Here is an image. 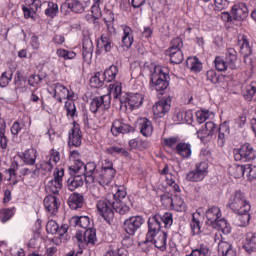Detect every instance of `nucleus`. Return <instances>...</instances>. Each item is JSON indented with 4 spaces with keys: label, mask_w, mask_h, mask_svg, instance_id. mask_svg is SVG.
Segmentation results:
<instances>
[{
    "label": "nucleus",
    "mask_w": 256,
    "mask_h": 256,
    "mask_svg": "<svg viewBox=\"0 0 256 256\" xmlns=\"http://www.w3.org/2000/svg\"><path fill=\"white\" fill-rule=\"evenodd\" d=\"M172 205L176 207L178 211H187V203L181 197H175L172 200Z\"/></svg>",
    "instance_id": "nucleus-61"
},
{
    "label": "nucleus",
    "mask_w": 256,
    "mask_h": 256,
    "mask_svg": "<svg viewBox=\"0 0 256 256\" xmlns=\"http://www.w3.org/2000/svg\"><path fill=\"white\" fill-rule=\"evenodd\" d=\"M216 132H218L217 143L219 147H225V143H227V139L231 134V127L229 126V121L226 120L221 123Z\"/></svg>",
    "instance_id": "nucleus-18"
},
{
    "label": "nucleus",
    "mask_w": 256,
    "mask_h": 256,
    "mask_svg": "<svg viewBox=\"0 0 256 256\" xmlns=\"http://www.w3.org/2000/svg\"><path fill=\"white\" fill-rule=\"evenodd\" d=\"M115 175H117V170L114 167L113 161L106 158L102 161L100 170L96 172L95 179L99 185L106 187L113 183Z\"/></svg>",
    "instance_id": "nucleus-4"
},
{
    "label": "nucleus",
    "mask_w": 256,
    "mask_h": 256,
    "mask_svg": "<svg viewBox=\"0 0 256 256\" xmlns=\"http://www.w3.org/2000/svg\"><path fill=\"white\" fill-rule=\"evenodd\" d=\"M56 55L58 57H61L65 61H69V59H75V57H77V53H75L74 51H71V50L64 49V48L57 49Z\"/></svg>",
    "instance_id": "nucleus-54"
},
{
    "label": "nucleus",
    "mask_w": 256,
    "mask_h": 256,
    "mask_svg": "<svg viewBox=\"0 0 256 256\" xmlns=\"http://www.w3.org/2000/svg\"><path fill=\"white\" fill-rule=\"evenodd\" d=\"M68 205L70 209L77 211V209H82L85 205V196L77 192L72 193L68 198Z\"/></svg>",
    "instance_id": "nucleus-23"
},
{
    "label": "nucleus",
    "mask_w": 256,
    "mask_h": 256,
    "mask_svg": "<svg viewBox=\"0 0 256 256\" xmlns=\"http://www.w3.org/2000/svg\"><path fill=\"white\" fill-rule=\"evenodd\" d=\"M19 157L23 160V163H25V165H35L37 161V149H27Z\"/></svg>",
    "instance_id": "nucleus-27"
},
{
    "label": "nucleus",
    "mask_w": 256,
    "mask_h": 256,
    "mask_svg": "<svg viewBox=\"0 0 256 256\" xmlns=\"http://www.w3.org/2000/svg\"><path fill=\"white\" fill-rule=\"evenodd\" d=\"M38 167L40 171H44V173H51V171H53V167H55V164H53L51 160H43L38 163Z\"/></svg>",
    "instance_id": "nucleus-60"
},
{
    "label": "nucleus",
    "mask_w": 256,
    "mask_h": 256,
    "mask_svg": "<svg viewBox=\"0 0 256 256\" xmlns=\"http://www.w3.org/2000/svg\"><path fill=\"white\" fill-rule=\"evenodd\" d=\"M44 207L51 215H56L59 211V198L53 195H48L44 199Z\"/></svg>",
    "instance_id": "nucleus-24"
},
{
    "label": "nucleus",
    "mask_w": 256,
    "mask_h": 256,
    "mask_svg": "<svg viewBox=\"0 0 256 256\" xmlns=\"http://www.w3.org/2000/svg\"><path fill=\"white\" fill-rule=\"evenodd\" d=\"M156 236H153V234H149L148 232L146 233V238L143 241H140L138 243L139 249L143 251V253H149L151 249H153V238Z\"/></svg>",
    "instance_id": "nucleus-38"
},
{
    "label": "nucleus",
    "mask_w": 256,
    "mask_h": 256,
    "mask_svg": "<svg viewBox=\"0 0 256 256\" xmlns=\"http://www.w3.org/2000/svg\"><path fill=\"white\" fill-rule=\"evenodd\" d=\"M70 224L74 227H81L84 230L90 229L91 220L89 216H73L70 220Z\"/></svg>",
    "instance_id": "nucleus-34"
},
{
    "label": "nucleus",
    "mask_w": 256,
    "mask_h": 256,
    "mask_svg": "<svg viewBox=\"0 0 256 256\" xmlns=\"http://www.w3.org/2000/svg\"><path fill=\"white\" fill-rule=\"evenodd\" d=\"M152 111L156 119H163V117L171 111V96H165L156 102Z\"/></svg>",
    "instance_id": "nucleus-13"
},
{
    "label": "nucleus",
    "mask_w": 256,
    "mask_h": 256,
    "mask_svg": "<svg viewBox=\"0 0 256 256\" xmlns=\"http://www.w3.org/2000/svg\"><path fill=\"white\" fill-rule=\"evenodd\" d=\"M251 210H240L239 212H235L236 217V225L238 227H247L249 222L251 221V214L249 213Z\"/></svg>",
    "instance_id": "nucleus-32"
},
{
    "label": "nucleus",
    "mask_w": 256,
    "mask_h": 256,
    "mask_svg": "<svg viewBox=\"0 0 256 256\" xmlns=\"http://www.w3.org/2000/svg\"><path fill=\"white\" fill-rule=\"evenodd\" d=\"M50 87L54 91V94H53L54 99L57 98V96H62L63 99L67 97V93L69 89H67V87H65L63 84L58 82V83L52 84Z\"/></svg>",
    "instance_id": "nucleus-48"
},
{
    "label": "nucleus",
    "mask_w": 256,
    "mask_h": 256,
    "mask_svg": "<svg viewBox=\"0 0 256 256\" xmlns=\"http://www.w3.org/2000/svg\"><path fill=\"white\" fill-rule=\"evenodd\" d=\"M106 80L103 76V72H96L93 77L90 79V85L91 87H94L95 89H99L103 85H105Z\"/></svg>",
    "instance_id": "nucleus-49"
},
{
    "label": "nucleus",
    "mask_w": 256,
    "mask_h": 256,
    "mask_svg": "<svg viewBox=\"0 0 256 256\" xmlns=\"http://www.w3.org/2000/svg\"><path fill=\"white\" fill-rule=\"evenodd\" d=\"M139 129L141 135L151 137V135H153V122L148 118H141L139 121Z\"/></svg>",
    "instance_id": "nucleus-30"
},
{
    "label": "nucleus",
    "mask_w": 256,
    "mask_h": 256,
    "mask_svg": "<svg viewBox=\"0 0 256 256\" xmlns=\"http://www.w3.org/2000/svg\"><path fill=\"white\" fill-rule=\"evenodd\" d=\"M145 225V216L134 215L126 218L123 222V229L130 237H135L138 231H141V227Z\"/></svg>",
    "instance_id": "nucleus-10"
},
{
    "label": "nucleus",
    "mask_w": 256,
    "mask_h": 256,
    "mask_svg": "<svg viewBox=\"0 0 256 256\" xmlns=\"http://www.w3.org/2000/svg\"><path fill=\"white\" fill-rule=\"evenodd\" d=\"M22 11L24 13V18L35 19V15L37 12H35V9L31 8L29 5H22Z\"/></svg>",
    "instance_id": "nucleus-63"
},
{
    "label": "nucleus",
    "mask_w": 256,
    "mask_h": 256,
    "mask_svg": "<svg viewBox=\"0 0 256 256\" xmlns=\"http://www.w3.org/2000/svg\"><path fill=\"white\" fill-rule=\"evenodd\" d=\"M227 207L237 213L239 211H251V204L247 201V196L241 190H236Z\"/></svg>",
    "instance_id": "nucleus-7"
},
{
    "label": "nucleus",
    "mask_w": 256,
    "mask_h": 256,
    "mask_svg": "<svg viewBox=\"0 0 256 256\" xmlns=\"http://www.w3.org/2000/svg\"><path fill=\"white\" fill-rule=\"evenodd\" d=\"M46 17L55 19L59 14V5L55 2H47V8L44 10Z\"/></svg>",
    "instance_id": "nucleus-50"
},
{
    "label": "nucleus",
    "mask_w": 256,
    "mask_h": 256,
    "mask_svg": "<svg viewBox=\"0 0 256 256\" xmlns=\"http://www.w3.org/2000/svg\"><path fill=\"white\" fill-rule=\"evenodd\" d=\"M110 132L113 137H119L120 135H127V133H135V128L121 119L113 121Z\"/></svg>",
    "instance_id": "nucleus-14"
},
{
    "label": "nucleus",
    "mask_w": 256,
    "mask_h": 256,
    "mask_svg": "<svg viewBox=\"0 0 256 256\" xmlns=\"http://www.w3.org/2000/svg\"><path fill=\"white\" fill-rule=\"evenodd\" d=\"M212 227L213 229H217V231H222L224 235H229V233H231V224H229L225 218L217 220Z\"/></svg>",
    "instance_id": "nucleus-39"
},
{
    "label": "nucleus",
    "mask_w": 256,
    "mask_h": 256,
    "mask_svg": "<svg viewBox=\"0 0 256 256\" xmlns=\"http://www.w3.org/2000/svg\"><path fill=\"white\" fill-rule=\"evenodd\" d=\"M143 94L140 93H126L119 98L120 101V109H129L130 111H135V109H139L141 105H143L144 101Z\"/></svg>",
    "instance_id": "nucleus-9"
},
{
    "label": "nucleus",
    "mask_w": 256,
    "mask_h": 256,
    "mask_svg": "<svg viewBox=\"0 0 256 256\" xmlns=\"http://www.w3.org/2000/svg\"><path fill=\"white\" fill-rule=\"evenodd\" d=\"M255 93H256V81H253L244 88L242 95L245 101H253V98L255 97Z\"/></svg>",
    "instance_id": "nucleus-43"
},
{
    "label": "nucleus",
    "mask_w": 256,
    "mask_h": 256,
    "mask_svg": "<svg viewBox=\"0 0 256 256\" xmlns=\"http://www.w3.org/2000/svg\"><path fill=\"white\" fill-rule=\"evenodd\" d=\"M246 171L247 165L232 164L228 168L229 175H231V177H234V179H241V177L245 175Z\"/></svg>",
    "instance_id": "nucleus-35"
},
{
    "label": "nucleus",
    "mask_w": 256,
    "mask_h": 256,
    "mask_svg": "<svg viewBox=\"0 0 256 256\" xmlns=\"http://www.w3.org/2000/svg\"><path fill=\"white\" fill-rule=\"evenodd\" d=\"M237 45L239 47V52L244 57V63L253 73V70L255 69L256 60L254 58H251V55H253V48L251 47V43L249 42V37L245 34H239L237 37Z\"/></svg>",
    "instance_id": "nucleus-5"
},
{
    "label": "nucleus",
    "mask_w": 256,
    "mask_h": 256,
    "mask_svg": "<svg viewBox=\"0 0 256 256\" xmlns=\"http://www.w3.org/2000/svg\"><path fill=\"white\" fill-rule=\"evenodd\" d=\"M111 108V94L103 96H95L89 105V110L94 115H97L101 111H107Z\"/></svg>",
    "instance_id": "nucleus-12"
},
{
    "label": "nucleus",
    "mask_w": 256,
    "mask_h": 256,
    "mask_svg": "<svg viewBox=\"0 0 256 256\" xmlns=\"http://www.w3.org/2000/svg\"><path fill=\"white\" fill-rule=\"evenodd\" d=\"M164 225L165 229H169L173 225V213L165 212L163 215L160 213L152 214L148 218V231L147 233L157 237L161 233V228Z\"/></svg>",
    "instance_id": "nucleus-2"
},
{
    "label": "nucleus",
    "mask_w": 256,
    "mask_h": 256,
    "mask_svg": "<svg viewBox=\"0 0 256 256\" xmlns=\"http://www.w3.org/2000/svg\"><path fill=\"white\" fill-rule=\"evenodd\" d=\"M226 65L231 71H237L241 65L239 64V60L237 58V50L235 48H228L225 54Z\"/></svg>",
    "instance_id": "nucleus-19"
},
{
    "label": "nucleus",
    "mask_w": 256,
    "mask_h": 256,
    "mask_svg": "<svg viewBox=\"0 0 256 256\" xmlns=\"http://www.w3.org/2000/svg\"><path fill=\"white\" fill-rule=\"evenodd\" d=\"M46 159H48V161H50V163H53V165H57V163H59V161H61V153L56 150L55 148H52L49 151V155L46 157Z\"/></svg>",
    "instance_id": "nucleus-59"
},
{
    "label": "nucleus",
    "mask_w": 256,
    "mask_h": 256,
    "mask_svg": "<svg viewBox=\"0 0 256 256\" xmlns=\"http://www.w3.org/2000/svg\"><path fill=\"white\" fill-rule=\"evenodd\" d=\"M134 41L133 29L129 26H124L121 47H124V49H131Z\"/></svg>",
    "instance_id": "nucleus-26"
},
{
    "label": "nucleus",
    "mask_w": 256,
    "mask_h": 256,
    "mask_svg": "<svg viewBox=\"0 0 256 256\" xmlns=\"http://www.w3.org/2000/svg\"><path fill=\"white\" fill-rule=\"evenodd\" d=\"M181 49H183V39L176 37L171 40L170 47L166 51H182Z\"/></svg>",
    "instance_id": "nucleus-56"
},
{
    "label": "nucleus",
    "mask_w": 256,
    "mask_h": 256,
    "mask_svg": "<svg viewBox=\"0 0 256 256\" xmlns=\"http://www.w3.org/2000/svg\"><path fill=\"white\" fill-rule=\"evenodd\" d=\"M169 237V234L165 231L159 232L158 236L153 238V245L156 247V249H159V251H167V238Z\"/></svg>",
    "instance_id": "nucleus-28"
},
{
    "label": "nucleus",
    "mask_w": 256,
    "mask_h": 256,
    "mask_svg": "<svg viewBox=\"0 0 256 256\" xmlns=\"http://www.w3.org/2000/svg\"><path fill=\"white\" fill-rule=\"evenodd\" d=\"M102 75L106 83H112V81L119 75V67L111 65L108 69L102 72Z\"/></svg>",
    "instance_id": "nucleus-41"
},
{
    "label": "nucleus",
    "mask_w": 256,
    "mask_h": 256,
    "mask_svg": "<svg viewBox=\"0 0 256 256\" xmlns=\"http://www.w3.org/2000/svg\"><path fill=\"white\" fill-rule=\"evenodd\" d=\"M111 93H113L114 99H121L123 97V86L121 82H115L110 84Z\"/></svg>",
    "instance_id": "nucleus-55"
},
{
    "label": "nucleus",
    "mask_w": 256,
    "mask_h": 256,
    "mask_svg": "<svg viewBox=\"0 0 256 256\" xmlns=\"http://www.w3.org/2000/svg\"><path fill=\"white\" fill-rule=\"evenodd\" d=\"M174 153L182 159H190L193 155V146L189 142H180L175 146Z\"/></svg>",
    "instance_id": "nucleus-20"
},
{
    "label": "nucleus",
    "mask_w": 256,
    "mask_h": 256,
    "mask_svg": "<svg viewBox=\"0 0 256 256\" xmlns=\"http://www.w3.org/2000/svg\"><path fill=\"white\" fill-rule=\"evenodd\" d=\"M83 184H84L83 176L81 175L70 176L66 180V187L69 191H75V189H79V187H83Z\"/></svg>",
    "instance_id": "nucleus-33"
},
{
    "label": "nucleus",
    "mask_w": 256,
    "mask_h": 256,
    "mask_svg": "<svg viewBox=\"0 0 256 256\" xmlns=\"http://www.w3.org/2000/svg\"><path fill=\"white\" fill-rule=\"evenodd\" d=\"M231 15L234 21H245L249 17V8L246 3H238L232 6Z\"/></svg>",
    "instance_id": "nucleus-16"
},
{
    "label": "nucleus",
    "mask_w": 256,
    "mask_h": 256,
    "mask_svg": "<svg viewBox=\"0 0 256 256\" xmlns=\"http://www.w3.org/2000/svg\"><path fill=\"white\" fill-rule=\"evenodd\" d=\"M235 161H241L242 163H250V161L256 160V151L251 143L246 142L233 150Z\"/></svg>",
    "instance_id": "nucleus-8"
},
{
    "label": "nucleus",
    "mask_w": 256,
    "mask_h": 256,
    "mask_svg": "<svg viewBox=\"0 0 256 256\" xmlns=\"http://www.w3.org/2000/svg\"><path fill=\"white\" fill-rule=\"evenodd\" d=\"M206 81L211 85H219V83H223V79L225 76L217 73V70L210 69L205 72Z\"/></svg>",
    "instance_id": "nucleus-31"
},
{
    "label": "nucleus",
    "mask_w": 256,
    "mask_h": 256,
    "mask_svg": "<svg viewBox=\"0 0 256 256\" xmlns=\"http://www.w3.org/2000/svg\"><path fill=\"white\" fill-rule=\"evenodd\" d=\"M243 249L251 255L256 251V233L249 232L246 234V239L243 244Z\"/></svg>",
    "instance_id": "nucleus-29"
},
{
    "label": "nucleus",
    "mask_w": 256,
    "mask_h": 256,
    "mask_svg": "<svg viewBox=\"0 0 256 256\" xmlns=\"http://www.w3.org/2000/svg\"><path fill=\"white\" fill-rule=\"evenodd\" d=\"M46 231L51 235H57V231H59V224L54 220L48 221L46 224Z\"/></svg>",
    "instance_id": "nucleus-62"
},
{
    "label": "nucleus",
    "mask_w": 256,
    "mask_h": 256,
    "mask_svg": "<svg viewBox=\"0 0 256 256\" xmlns=\"http://www.w3.org/2000/svg\"><path fill=\"white\" fill-rule=\"evenodd\" d=\"M98 45H100V49H102L105 53H111V49L115 47L113 40H111V35L109 34H102L100 36V42H98Z\"/></svg>",
    "instance_id": "nucleus-36"
},
{
    "label": "nucleus",
    "mask_w": 256,
    "mask_h": 256,
    "mask_svg": "<svg viewBox=\"0 0 256 256\" xmlns=\"http://www.w3.org/2000/svg\"><path fill=\"white\" fill-rule=\"evenodd\" d=\"M221 215V208L218 206H210L205 212V217L207 219L206 225L213 227L215 222L221 219Z\"/></svg>",
    "instance_id": "nucleus-21"
},
{
    "label": "nucleus",
    "mask_w": 256,
    "mask_h": 256,
    "mask_svg": "<svg viewBox=\"0 0 256 256\" xmlns=\"http://www.w3.org/2000/svg\"><path fill=\"white\" fill-rule=\"evenodd\" d=\"M64 109H66L67 117H71V119H75V117H77V106H75L74 100H67L65 102Z\"/></svg>",
    "instance_id": "nucleus-53"
},
{
    "label": "nucleus",
    "mask_w": 256,
    "mask_h": 256,
    "mask_svg": "<svg viewBox=\"0 0 256 256\" xmlns=\"http://www.w3.org/2000/svg\"><path fill=\"white\" fill-rule=\"evenodd\" d=\"M209 118V111H205V110H198L196 112V121L197 123H199L200 125L205 123V121H207Z\"/></svg>",
    "instance_id": "nucleus-64"
},
{
    "label": "nucleus",
    "mask_w": 256,
    "mask_h": 256,
    "mask_svg": "<svg viewBox=\"0 0 256 256\" xmlns=\"http://www.w3.org/2000/svg\"><path fill=\"white\" fill-rule=\"evenodd\" d=\"M13 215H15L13 208H3L0 210V221L2 223H7V221L13 217Z\"/></svg>",
    "instance_id": "nucleus-57"
},
{
    "label": "nucleus",
    "mask_w": 256,
    "mask_h": 256,
    "mask_svg": "<svg viewBox=\"0 0 256 256\" xmlns=\"http://www.w3.org/2000/svg\"><path fill=\"white\" fill-rule=\"evenodd\" d=\"M93 41L89 36H84L82 42V57L84 61H91L93 59Z\"/></svg>",
    "instance_id": "nucleus-22"
},
{
    "label": "nucleus",
    "mask_w": 256,
    "mask_h": 256,
    "mask_svg": "<svg viewBox=\"0 0 256 256\" xmlns=\"http://www.w3.org/2000/svg\"><path fill=\"white\" fill-rule=\"evenodd\" d=\"M191 253L193 256H211V249H209L208 245L202 243L197 248L192 249Z\"/></svg>",
    "instance_id": "nucleus-52"
},
{
    "label": "nucleus",
    "mask_w": 256,
    "mask_h": 256,
    "mask_svg": "<svg viewBox=\"0 0 256 256\" xmlns=\"http://www.w3.org/2000/svg\"><path fill=\"white\" fill-rule=\"evenodd\" d=\"M181 142L179 136H171L168 138H163L161 140L162 147H167L168 149H173L175 151V147H177L178 143Z\"/></svg>",
    "instance_id": "nucleus-51"
},
{
    "label": "nucleus",
    "mask_w": 256,
    "mask_h": 256,
    "mask_svg": "<svg viewBox=\"0 0 256 256\" xmlns=\"http://www.w3.org/2000/svg\"><path fill=\"white\" fill-rule=\"evenodd\" d=\"M96 209L98 215L106 221V223H113V219H115V213H119V215H127L131 208L129 206H124L121 202H117L114 199H111V194H108L106 197L100 199L96 203Z\"/></svg>",
    "instance_id": "nucleus-1"
},
{
    "label": "nucleus",
    "mask_w": 256,
    "mask_h": 256,
    "mask_svg": "<svg viewBox=\"0 0 256 256\" xmlns=\"http://www.w3.org/2000/svg\"><path fill=\"white\" fill-rule=\"evenodd\" d=\"M190 227L192 235H201V214L199 212H195L192 214Z\"/></svg>",
    "instance_id": "nucleus-37"
},
{
    "label": "nucleus",
    "mask_w": 256,
    "mask_h": 256,
    "mask_svg": "<svg viewBox=\"0 0 256 256\" xmlns=\"http://www.w3.org/2000/svg\"><path fill=\"white\" fill-rule=\"evenodd\" d=\"M99 173L97 170V164L95 162H88L84 165V176L86 183H95V175Z\"/></svg>",
    "instance_id": "nucleus-25"
},
{
    "label": "nucleus",
    "mask_w": 256,
    "mask_h": 256,
    "mask_svg": "<svg viewBox=\"0 0 256 256\" xmlns=\"http://www.w3.org/2000/svg\"><path fill=\"white\" fill-rule=\"evenodd\" d=\"M187 65H189L190 71L193 73H201L203 71V63L200 62L197 56L188 58Z\"/></svg>",
    "instance_id": "nucleus-42"
},
{
    "label": "nucleus",
    "mask_w": 256,
    "mask_h": 256,
    "mask_svg": "<svg viewBox=\"0 0 256 256\" xmlns=\"http://www.w3.org/2000/svg\"><path fill=\"white\" fill-rule=\"evenodd\" d=\"M171 76L169 72L165 71V68L161 66H155L150 73V85L158 93H163L169 87Z\"/></svg>",
    "instance_id": "nucleus-3"
},
{
    "label": "nucleus",
    "mask_w": 256,
    "mask_h": 256,
    "mask_svg": "<svg viewBox=\"0 0 256 256\" xmlns=\"http://www.w3.org/2000/svg\"><path fill=\"white\" fill-rule=\"evenodd\" d=\"M165 55L170 58V63L173 65H180V63H183L184 56L182 50L165 51Z\"/></svg>",
    "instance_id": "nucleus-40"
},
{
    "label": "nucleus",
    "mask_w": 256,
    "mask_h": 256,
    "mask_svg": "<svg viewBox=\"0 0 256 256\" xmlns=\"http://www.w3.org/2000/svg\"><path fill=\"white\" fill-rule=\"evenodd\" d=\"M25 119L29 118L24 116L23 118H19L12 124L10 131L13 137H19V133H21V130L25 127Z\"/></svg>",
    "instance_id": "nucleus-46"
},
{
    "label": "nucleus",
    "mask_w": 256,
    "mask_h": 256,
    "mask_svg": "<svg viewBox=\"0 0 256 256\" xmlns=\"http://www.w3.org/2000/svg\"><path fill=\"white\" fill-rule=\"evenodd\" d=\"M75 237L79 247L76 256L83 255V249H87L88 245H95L97 243V230L95 228H88L84 231L78 230Z\"/></svg>",
    "instance_id": "nucleus-6"
},
{
    "label": "nucleus",
    "mask_w": 256,
    "mask_h": 256,
    "mask_svg": "<svg viewBox=\"0 0 256 256\" xmlns=\"http://www.w3.org/2000/svg\"><path fill=\"white\" fill-rule=\"evenodd\" d=\"M27 76L21 71H17L14 77V85L16 89H25L27 87Z\"/></svg>",
    "instance_id": "nucleus-44"
},
{
    "label": "nucleus",
    "mask_w": 256,
    "mask_h": 256,
    "mask_svg": "<svg viewBox=\"0 0 256 256\" xmlns=\"http://www.w3.org/2000/svg\"><path fill=\"white\" fill-rule=\"evenodd\" d=\"M83 140V132H81V126L77 121L73 122V127L68 133V145L69 147H81Z\"/></svg>",
    "instance_id": "nucleus-15"
},
{
    "label": "nucleus",
    "mask_w": 256,
    "mask_h": 256,
    "mask_svg": "<svg viewBox=\"0 0 256 256\" xmlns=\"http://www.w3.org/2000/svg\"><path fill=\"white\" fill-rule=\"evenodd\" d=\"M64 9H70L72 13L81 15V13H85V3L81 2V0H66L60 7L61 13H63Z\"/></svg>",
    "instance_id": "nucleus-17"
},
{
    "label": "nucleus",
    "mask_w": 256,
    "mask_h": 256,
    "mask_svg": "<svg viewBox=\"0 0 256 256\" xmlns=\"http://www.w3.org/2000/svg\"><path fill=\"white\" fill-rule=\"evenodd\" d=\"M209 164L205 161L199 162L195 164V169L189 171L186 174V181L190 183H199L203 181L205 177H207V173H209Z\"/></svg>",
    "instance_id": "nucleus-11"
},
{
    "label": "nucleus",
    "mask_w": 256,
    "mask_h": 256,
    "mask_svg": "<svg viewBox=\"0 0 256 256\" xmlns=\"http://www.w3.org/2000/svg\"><path fill=\"white\" fill-rule=\"evenodd\" d=\"M214 65H215L216 71L223 72L226 69H229V66H227L226 60L223 59V57H221V56H216L215 57Z\"/></svg>",
    "instance_id": "nucleus-58"
},
{
    "label": "nucleus",
    "mask_w": 256,
    "mask_h": 256,
    "mask_svg": "<svg viewBox=\"0 0 256 256\" xmlns=\"http://www.w3.org/2000/svg\"><path fill=\"white\" fill-rule=\"evenodd\" d=\"M13 81V70L8 69L2 72L0 75V87L1 89H5V87H9V83Z\"/></svg>",
    "instance_id": "nucleus-47"
},
{
    "label": "nucleus",
    "mask_w": 256,
    "mask_h": 256,
    "mask_svg": "<svg viewBox=\"0 0 256 256\" xmlns=\"http://www.w3.org/2000/svg\"><path fill=\"white\" fill-rule=\"evenodd\" d=\"M105 153L106 155H112V157H115V155H121L122 157H129V151L119 146H110L106 148Z\"/></svg>",
    "instance_id": "nucleus-45"
}]
</instances>
